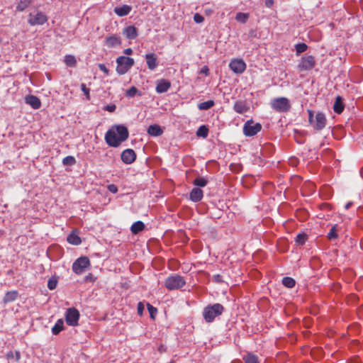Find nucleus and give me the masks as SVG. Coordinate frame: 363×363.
<instances>
[{"label": "nucleus", "mask_w": 363, "mask_h": 363, "mask_svg": "<svg viewBox=\"0 0 363 363\" xmlns=\"http://www.w3.org/2000/svg\"><path fill=\"white\" fill-rule=\"evenodd\" d=\"M145 228V224L143 222L138 220L135 222L130 227V230L133 234H138Z\"/></svg>", "instance_id": "a878e982"}, {"label": "nucleus", "mask_w": 363, "mask_h": 363, "mask_svg": "<svg viewBox=\"0 0 363 363\" xmlns=\"http://www.w3.org/2000/svg\"><path fill=\"white\" fill-rule=\"evenodd\" d=\"M81 89L84 94L86 96L87 99H89V89H88L85 84H81Z\"/></svg>", "instance_id": "49530a36"}, {"label": "nucleus", "mask_w": 363, "mask_h": 363, "mask_svg": "<svg viewBox=\"0 0 363 363\" xmlns=\"http://www.w3.org/2000/svg\"><path fill=\"white\" fill-rule=\"evenodd\" d=\"M57 280L55 278H51L48 281V288L50 290H53L57 287Z\"/></svg>", "instance_id": "a19ab883"}, {"label": "nucleus", "mask_w": 363, "mask_h": 363, "mask_svg": "<svg viewBox=\"0 0 363 363\" xmlns=\"http://www.w3.org/2000/svg\"><path fill=\"white\" fill-rule=\"evenodd\" d=\"M214 104L215 103L213 100H209L207 101L200 103L198 107L200 110H207L213 107L214 106Z\"/></svg>", "instance_id": "473e14b6"}, {"label": "nucleus", "mask_w": 363, "mask_h": 363, "mask_svg": "<svg viewBox=\"0 0 363 363\" xmlns=\"http://www.w3.org/2000/svg\"><path fill=\"white\" fill-rule=\"evenodd\" d=\"M248 18V15L244 13L239 12L236 14L235 20L238 22L245 23Z\"/></svg>", "instance_id": "4c0bfd02"}, {"label": "nucleus", "mask_w": 363, "mask_h": 363, "mask_svg": "<svg viewBox=\"0 0 363 363\" xmlns=\"http://www.w3.org/2000/svg\"><path fill=\"white\" fill-rule=\"evenodd\" d=\"M33 1V0H19L16 5V10L21 12L25 11Z\"/></svg>", "instance_id": "cd10ccee"}, {"label": "nucleus", "mask_w": 363, "mask_h": 363, "mask_svg": "<svg viewBox=\"0 0 363 363\" xmlns=\"http://www.w3.org/2000/svg\"><path fill=\"white\" fill-rule=\"evenodd\" d=\"M98 67L99 69L102 71L104 73H105L106 75L109 74V70L108 69H107L104 64H99Z\"/></svg>", "instance_id": "de8ad7c7"}, {"label": "nucleus", "mask_w": 363, "mask_h": 363, "mask_svg": "<svg viewBox=\"0 0 363 363\" xmlns=\"http://www.w3.org/2000/svg\"><path fill=\"white\" fill-rule=\"evenodd\" d=\"M315 59L313 55H304L298 64V69L301 71H309L315 67Z\"/></svg>", "instance_id": "0eeeda50"}, {"label": "nucleus", "mask_w": 363, "mask_h": 363, "mask_svg": "<svg viewBox=\"0 0 363 363\" xmlns=\"http://www.w3.org/2000/svg\"><path fill=\"white\" fill-rule=\"evenodd\" d=\"M224 311V307L220 303L208 305L203 308V317L206 323H212L216 317L220 316Z\"/></svg>", "instance_id": "f03ea898"}, {"label": "nucleus", "mask_w": 363, "mask_h": 363, "mask_svg": "<svg viewBox=\"0 0 363 363\" xmlns=\"http://www.w3.org/2000/svg\"><path fill=\"white\" fill-rule=\"evenodd\" d=\"M262 130V125L259 123H254L252 120L245 122L243 126V133L247 137L255 135Z\"/></svg>", "instance_id": "1a4fd4ad"}, {"label": "nucleus", "mask_w": 363, "mask_h": 363, "mask_svg": "<svg viewBox=\"0 0 363 363\" xmlns=\"http://www.w3.org/2000/svg\"><path fill=\"white\" fill-rule=\"evenodd\" d=\"M213 280L216 283H220L223 281L222 276L220 274H215L213 277Z\"/></svg>", "instance_id": "8fccbe9b"}, {"label": "nucleus", "mask_w": 363, "mask_h": 363, "mask_svg": "<svg viewBox=\"0 0 363 363\" xmlns=\"http://www.w3.org/2000/svg\"><path fill=\"white\" fill-rule=\"evenodd\" d=\"M147 67L150 70H154L158 65L157 58L155 53H147L145 56Z\"/></svg>", "instance_id": "4468645a"}, {"label": "nucleus", "mask_w": 363, "mask_h": 363, "mask_svg": "<svg viewBox=\"0 0 363 363\" xmlns=\"http://www.w3.org/2000/svg\"><path fill=\"white\" fill-rule=\"evenodd\" d=\"M62 163L64 165H73L76 163V160L73 156H67L63 158Z\"/></svg>", "instance_id": "58836bf2"}, {"label": "nucleus", "mask_w": 363, "mask_h": 363, "mask_svg": "<svg viewBox=\"0 0 363 363\" xmlns=\"http://www.w3.org/2000/svg\"><path fill=\"white\" fill-rule=\"evenodd\" d=\"M337 225H335L331 228L329 233H328V235H327L328 238L329 240H334V239L337 238L338 234H337Z\"/></svg>", "instance_id": "f704fd0d"}, {"label": "nucleus", "mask_w": 363, "mask_h": 363, "mask_svg": "<svg viewBox=\"0 0 363 363\" xmlns=\"http://www.w3.org/2000/svg\"><path fill=\"white\" fill-rule=\"evenodd\" d=\"M91 265L90 260L87 257H81L76 259L72 264V270L74 273L80 274Z\"/></svg>", "instance_id": "6e6552de"}, {"label": "nucleus", "mask_w": 363, "mask_h": 363, "mask_svg": "<svg viewBox=\"0 0 363 363\" xmlns=\"http://www.w3.org/2000/svg\"><path fill=\"white\" fill-rule=\"evenodd\" d=\"M106 110L108 111L109 112H113L116 110V106L115 105L107 106L106 107Z\"/></svg>", "instance_id": "603ef678"}, {"label": "nucleus", "mask_w": 363, "mask_h": 363, "mask_svg": "<svg viewBox=\"0 0 363 363\" xmlns=\"http://www.w3.org/2000/svg\"><path fill=\"white\" fill-rule=\"evenodd\" d=\"M21 352L18 350H16L15 352L9 351L6 354V358L9 362L15 359V361L18 362L21 359Z\"/></svg>", "instance_id": "bb28decb"}, {"label": "nucleus", "mask_w": 363, "mask_h": 363, "mask_svg": "<svg viewBox=\"0 0 363 363\" xmlns=\"http://www.w3.org/2000/svg\"><path fill=\"white\" fill-rule=\"evenodd\" d=\"M18 296V293L17 291H7L3 298V302L4 304H7L8 303L13 302L17 299Z\"/></svg>", "instance_id": "aec40b11"}, {"label": "nucleus", "mask_w": 363, "mask_h": 363, "mask_svg": "<svg viewBox=\"0 0 363 363\" xmlns=\"http://www.w3.org/2000/svg\"><path fill=\"white\" fill-rule=\"evenodd\" d=\"M121 160L127 164L133 163L136 159V154L133 149H126L121 155Z\"/></svg>", "instance_id": "ddd939ff"}, {"label": "nucleus", "mask_w": 363, "mask_h": 363, "mask_svg": "<svg viewBox=\"0 0 363 363\" xmlns=\"http://www.w3.org/2000/svg\"><path fill=\"white\" fill-rule=\"evenodd\" d=\"M282 284L284 286L287 288H293L296 284V281L293 278L286 277L283 278Z\"/></svg>", "instance_id": "2f4dec72"}, {"label": "nucleus", "mask_w": 363, "mask_h": 363, "mask_svg": "<svg viewBox=\"0 0 363 363\" xmlns=\"http://www.w3.org/2000/svg\"><path fill=\"white\" fill-rule=\"evenodd\" d=\"M207 183V179L203 177H196L193 182V184L199 187H203Z\"/></svg>", "instance_id": "72a5a7b5"}, {"label": "nucleus", "mask_w": 363, "mask_h": 363, "mask_svg": "<svg viewBox=\"0 0 363 363\" xmlns=\"http://www.w3.org/2000/svg\"><path fill=\"white\" fill-rule=\"evenodd\" d=\"M47 21L48 18L45 15H44L42 12H38L35 15L30 13L28 23L30 26H38L44 24L47 22Z\"/></svg>", "instance_id": "f8f14e48"}, {"label": "nucleus", "mask_w": 363, "mask_h": 363, "mask_svg": "<svg viewBox=\"0 0 363 363\" xmlns=\"http://www.w3.org/2000/svg\"><path fill=\"white\" fill-rule=\"evenodd\" d=\"M128 136V130L125 125H116L106 133L105 140L109 146L117 147L125 141Z\"/></svg>", "instance_id": "f257e3e1"}, {"label": "nucleus", "mask_w": 363, "mask_h": 363, "mask_svg": "<svg viewBox=\"0 0 363 363\" xmlns=\"http://www.w3.org/2000/svg\"><path fill=\"white\" fill-rule=\"evenodd\" d=\"M186 284L184 278L179 274H173L165 279L164 286L168 290H176Z\"/></svg>", "instance_id": "39448f33"}, {"label": "nucleus", "mask_w": 363, "mask_h": 363, "mask_svg": "<svg viewBox=\"0 0 363 363\" xmlns=\"http://www.w3.org/2000/svg\"><path fill=\"white\" fill-rule=\"evenodd\" d=\"M64 61L67 66L71 67H75V65L77 64V60H76L75 57L73 55H67L65 57Z\"/></svg>", "instance_id": "c756f323"}, {"label": "nucleus", "mask_w": 363, "mask_h": 363, "mask_svg": "<svg viewBox=\"0 0 363 363\" xmlns=\"http://www.w3.org/2000/svg\"><path fill=\"white\" fill-rule=\"evenodd\" d=\"M79 313L75 308H69L67 310L65 314V320L67 325L76 326L78 325Z\"/></svg>", "instance_id": "9d476101"}, {"label": "nucleus", "mask_w": 363, "mask_h": 363, "mask_svg": "<svg viewBox=\"0 0 363 363\" xmlns=\"http://www.w3.org/2000/svg\"><path fill=\"white\" fill-rule=\"evenodd\" d=\"M26 102L34 109H38L41 106V102L39 98L33 95L27 96L26 97Z\"/></svg>", "instance_id": "6ab92c4d"}, {"label": "nucleus", "mask_w": 363, "mask_h": 363, "mask_svg": "<svg viewBox=\"0 0 363 363\" xmlns=\"http://www.w3.org/2000/svg\"><path fill=\"white\" fill-rule=\"evenodd\" d=\"M352 205H353V203L352 201L347 203L345 206V209L348 210Z\"/></svg>", "instance_id": "5fc2aeb1"}, {"label": "nucleus", "mask_w": 363, "mask_h": 363, "mask_svg": "<svg viewBox=\"0 0 363 363\" xmlns=\"http://www.w3.org/2000/svg\"><path fill=\"white\" fill-rule=\"evenodd\" d=\"M138 90L135 86H131L129 89L126 91V96L128 97H134L135 94L138 93Z\"/></svg>", "instance_id": "79ce46f5"}, {"label": "nucleus", "mask_w": 363, "mask_h": 363, "mask_svg": "<svg viewBox=\"0 0 363 363\" xmlns=\"http://www.w3.org/2000/svg\"><path fill=\"white\" fill-rule=\"evenodd\" d=\"M148 311L150 313V317L152 318H155V315L157 313V310L156 308L150 305V303L147 304Z\"/></svg>", "instance_id": "37998d69"}, {"label": "nucleus", "mask_w": 363, "mask_h": 363, "mask_svg": "<svg viewBox=\"0 0 363 363\" xmlns=\"http://www.w3.org/2000/svg\"><path fill=\"white\" fill-rule=\"evenodd\" d=\"M123 52L125 55H130L133 53V50L131 48H126L125 50H124Z\"/></svg>", "instance_id": "864d4df0"}, {"label": "nucleus", "mask_w": 363, "mask_h": 363, "mask_svg": "<svg viewBox=\"0 0 363 363\" xmlns=\"http://www.w3.org/2000/svg\"><path fill=\"white\" fill-rule=\"evenodd\" d=\"M194 21L196 23H201L203 22L204 21V18L203 16H202L201 14L196 13L194 14Z\"/></svg>", "instance_id": "c03bdc74"}, {"label": "nucleus", "mask_w": 363, "mask_h": 363, "mask_svg": "<svg viewBox=\"0 0 363 363\" xmlns=\"http://www.w3.org/2000/svg\"><path fill=\"white\" fill-rule=\"evenodd\" d=\"M131 6L128 5H123L121 7H116L114 9L115 13L118 16H125L129 14L131 11Z\"/></svg>", "instance_id": "412c9836"}, {"label": "nucleus", "mask_w": 363, "mask_h": 363, "mask_svg": "<svg viewBox=\"0 0 363 363\" xmlns=\"http://www.w3.org/2000/svg\"><path fill=\"white\" fill-rule=\"evenodd\" d=\"M145 309L144 304L142 302L138 303L137 311L140 316H142Z\"/></svg>", "instance_id": "a18cd8bd"}, {"label": "nucleus", "mask_w": 363, "mask_h": 363, "mask_svg": "<svg viewBox=\"0 0 363 363\" xmlns=\"http://www.w3.org/2000/svg\"><path fill=\"white\" fill-rule=\"evenodd\" d=\"M308 48V46L305 43H298L296 45V51L297 54L305 52Z\"/></svg>", "instance_id": "ea45409f"}, {"label": "nucleus", "mask_w": 363, "mask_h": 363, "mask_svg": "<svg viewBox=\"0 0 363 363\" xmlns=\"http://www.w3.org/2000/svg\"><path fill=\"white\" fill-rule=\"evenodd\" d=\"M274 4V0H266L265 1V6L268 8H270Z\"/></svg>", "instance_id": "3c124183"}, {"label": "nucleus", "mask_w": 363, "mask_h": 363, "mask_svg": "<svg viewBox=\"0 0 363 363\" xmlns=\"http://www.w3.org/2000/svg\"><path fill=\"white\" fill-rule=\"evenodd\" d=\"M243 359L245 363H259L258 357L254 354H247Z\"/></svg>", "instance_id": "c9c22d12"}, {"label": "nucleus", "mask_w": 363, "mask_h": 363, "mask_svg": "<svg viewBox=\"0 0 363 363\" xmlns=\"http://www.w3.org/2000/svg\"><path fill=\"white\" fill-rule=\"evenodd\" d=\"M208 69L206 66L203 67L202 69H201V72L202 73H204L206 74H208Z\"/></svg>", "instance_id": "4d7b16f0"}, {"label": "nucleus", "mask_w": 363, "mask_h": 363, "mask_svg": "<svg viewBox=\"0 0 363 363\" xmlns=\"http://www.w3.org/2000/svg\"><path fill=\"white\" fill-rule=\"evenodd\" d=\"M229 67L235 74H242L246 69V64L242 59L232 60Z\"/></svg>", "instance_id": "9b49d317"}, {"label": "nucleus", "mask_w": 363, "mask_h": 363, "mask_svg": "<svg viewBox=\"0 0 363 363\" xmlns=\"http://www.w3.org/2000/svg\"><path fill=\"white\" fill-rule=\"evenodd\" d=\"M165 350H166V349H165L164 346V345H160V346L159 347V348H158V351H159L160 353H162V352H165Z\"/></svg>", "instance_id": "6e6d98bb"}, {"label": "nucleus", "mask_w": 363, "mask_h": 363, "mask_svg": "<svg viewBox=\"0 0 363 363\" xmlns=\"http://www.w3.org/2000/svg\"><path fill=\"white\" fill-rule=\"evenodd\" d=\"M64 328V322L62 319L57 320L55 325L52 328V333L54 335L59 334Z\"/></svg>", "instance_id": "c85d7f7f"}, {"label": "nucleus", "mask_w": 363, "mask_h": 363, "mask_svg": "<svg viewBox=\"0 0 363 363\" xmlns=\"http://www.w3.org/2000/svg\"><path fill=\"white\" fill-rule=\"evenodd\" d=\"M116 62L117 64L116 70L120 75L127 73L135 63L133 58L125 56H119Z\"/></svg>", "instance_id": "20e7f679"}, {"label": "nucleus", "mask_w": 363, "mask_h": 363, "mask_svg": "<svg viewBox=\"0 0 363 363\" xmlns=\"http://www.w3.org/2000/svg\"><path fill=\"white\" fill-rule=\"evenodd\" d=\"M147 133L152 136H160L163 133V130L160 125L154 124L149 126Z\"/></svg>", "instance_id": "b1692460"}, {"label": "nucleus", "mask_w": 363, "mask_h": 363, "mask_svg": "<svg viewBox=\"0 0 363 363\" xmlns=\"http://www.w3.org/2000/svg\"><path fill=\"white\" fill-rule=\"evenodd\" d=\"M67 241L73 245H79L81 244L82 240L79 235L75 233L74 230L72 231L67 238Z\"/></svg>", "instance_id": "5701e85b"}, {"label": "nucleus", "mask_w": 363, "mask_h": 363, "mask_svg": "<svg viewBox=\"0 0 363 363\" xmlns=\"http://www.w3.org/2000/svg\"><path fill=\"white\" fill-rule=\"evenodd\" d=\"M203 196V191L199 188H194L189 194V199L193 202L200 201Z\"/></svg>", "instance_id": "a211bd4d"}, {"label": "nucleus", "mask_w": 363, "mask_h": 363, "mask_svg": "<svg viewBox=\"0 0 363 363\" xmlns=\"http://www.w3.org/2000/svg\"><path fill=\"white\" fill-rule=\"evenodd\" d=\"M107 188L108 191L113 194L118 192V187L115 184H109Z\"/></svg>", "instance_id": "09e8293b"}, {"label": "nucleus", "mask_w": 363, "mask_h": 363, "mask_svg": "<svg viewBox=\"0 0 363 363\" xmlns=\"http://www.w3.org/2000/svg\"><path fill=\"white\" fill-rule=\"evenodd\" d=\"M308 239V236L305 233H300L298 235H297L296 238V242L302 245L303 244H305V242H306Z\"/></svg>", "instance_id": "e433bc0d"}, {"label": "nucleus", "mask_w": 363, "mask_h": 363, "mask_svg": "<svg viewBox=\"0 0 363 363\" xmlns=\"http://www.w3.org/2000/svg\"><path fill=\"white\" fill-rule=\"evenodd\" d=\"M170 363H174L173 362H170Z\"/></svg>", "instance_id": "13d9d810"}, {"label": "nucleus", "mask_w": 363, "mask_h": 363, "mask_svg": "<svg viewBox=\"0 0 363 363\" xmlns=\"http://www.w3.org/2000/svg\"><path fill=\"white\" fill-rule=\"evenodd\" d=\"M308 122L316 130L323 129L326 125L327 119L324 113L318 112L314 117V113L311 110H308Z\"/></svg>", "instance_id": "7ed1b4c3"}, {"label": "nucleus", "mask_w": 363, "mask_h": 363, "mask_svg": "<svg viewBox=\"0 0 363 363\" xmlns=\"http://www.w3.org/2000/svg\"><path fill=\"white\" fill-rule=\"evenodd\" d=\"M171 86V83L167 79H160L157 82L156 91L157 93H164L168 91Z\"/></svg>", "instance_id": "f3484780"}, {"label": "nucleus", "mask_w": 363, "mask_h": 363, "mask_svg": "<svg viewBox=\"0 0 363 363\" xmlns=\"http://www.w3.org/2000/svg\"><path fill=\"white\" fill-rule=\"evenodd\" d=\"M233 108L235 111L238 113H244L248 111L249 107L247 106L245 102L242 101H238L234 104Z\"/></svg>", "instance_id": "4be33fe9"}, {"label": "nucleus", "mask_w": 363, "mask_h": 363, "mask_svg": "<svg viewBox=\"0 0 363 363\" xmlns=\"http://www.w3.org/2000/svg\"><path fill=\"white\" fill-rule=\"evenodd\" d=\"M123 34L129 40H134L138 37V30L134 26H128L123 30Z\"/></svg>", "instance_id": "2eb2a0df"}, {"label": "nucleus", "mask_w": 363, "mask_h": 363, "mask_svg": "<svg viewBox=\"0 0 363 363\" xmlns=\"http://www.w3.org/2000/svg\"><path fill=\"white\" fill-rule=\"evenodd\" d=\"M208 134V128L206 125H201L196 131V135L203 138H206Z\"/></svg>", "instance_id": "7c9ffc66"}, {"label": "nucleus", "mask_w": 363, "mask_h": 363, "mask_svg": "<svg viewBox=\"0 0 363 363\" xmlns=\"http://www.w3.org/2000/svg\"><path fill=\"white\" fill-rule=\"evenodd\" d=\"M270 105L273 110L280 113L287 112L291 108L289 101L286 97L275 98L271 101Z\"/></svg>", "instance_id": "423d86ee"}, {"label": "nucleus", "mask_w": 363, "mask_h": 363, "mask_svg": "<svg viewBox=\"0 0 363 363\" xmlns=\"http://www.w3.org/2000/svg\"><path fill=\"white\" fill-rule=\"evenodd\" d=\"M345 106L342 103V98L340 96H337L335 99L334 106H333V110L334 111L337 113L340 114L343 110H344Z\"/></svg>", "instance_id": "393cba45"}, {"label": "nucleus", "mask_w": 363, "mask_h": 363, "mask_svg": "<svg viewBox=\"0 0 363 363\" xmlns=\"http://www.w3.org/2000/svg\"><path fill=\"white\" fill-rule=\"evenodd\" d=\"M105 43L108 48H114L121 45L122 41L120 37L113 35L107 37L105 40Z\"/></svg>", "instance_id": "dca6fc26"}]
</instances>
